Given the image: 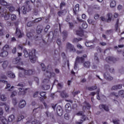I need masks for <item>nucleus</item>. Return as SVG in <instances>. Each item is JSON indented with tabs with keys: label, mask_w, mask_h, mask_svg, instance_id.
<instances>
[{
	"label": "nucleus",
	"mask_w": 124,
	"mask_h": 124,
	"mask_svg": "<svg viewBox=\"0 0 124 124\" xmlns=\"http://www.w3.org/2000/svg\"><path fill=\"white\" fill-rule=\"evenodd\" d=\"M23 53H24V57L25 58H28V57H29L31 62H33V63L35 62L37 60V57L35 56V49L29 52H29H28V50H27V49H24L23 50Z\"/></svg>",
	"instance_id": "f257e3e1"
},
{
	"label": "nucleus",
	"mask_w": 124,
	"mask_h": 124,
	"mask_svg": "<svg viewBox=\"0 0 124 124\" xmlns=\"http://www.w3.org/2000/svg\"><path fill=\"white\" fill-rule=\"evenodd\" d=\"M0 4L3 6H6V8H7L10 12H13V11L15 10V8H14L12 5L7 3V2L4 0H0Z\"/></svg>",
	"instance_id": "f03ea898"
},
{
	"label": "nucleus",
	"mask_w": 124,
	"mask_h": 124,
	"mask_svg": "<svg viewBox=\"0 0 124 124\" xmlns=\"http://www.w3.org/2000/svg\"><path fill=\"white\" fill-rule=\"evenodd\" d=\"M18 69H22L23 71V74L25 76H31L34 73V70L33 69H25L20 66H17Z\"/></svg>",
	"instance_id": "7ed1b4c3"
},
{
	"label": "nucleus",
	"mask_w": 124,
	"mask_h": 124,
	"mask_svg": "<svg viewBox=\"0 0 124 124\" xmlns=\"http://www.w3.org/2000/svg\"><path fill=\"white\" fill-rule=\"evenodd\" d=\"M85 59L83 57H77L75 62L74 69L77 70L78 68V63L84 62Z\"/></svg>",
	"instance_id": "20e7f679"
},
{
	"label": "nucleus",
	"mask_w": 124,
	"mask_h": 124,
	"mask_svg": "<svg viewBox=\"0 0 124 124\" xmlns=\"http://www.w3.org/2000/svg\"><path fill=\"white\" fill-rule=\"evenodd\" d=\"M66 48L70 52H76V49L72 44L70 43H67L66 45Z\"/></svg>",
	"instance_id": "39448f33"
},
{
	"label": "nucleus",
	"mask_w": 124,
	"mask_h": 124,
	"mask_svg": "<svg viewBox=\"0 0 124 124\" xmlns=\"http://www.w3.org/2000/svg\"><path fill=\"white\" fill-rule=\"evenodd\" d=\"M104 77L105 79H106V80H108V81H112V80L114 79V78L111 76V75H110V74H109V73L108 72H106L104 74Z\"/></svg>",
	"instance_id": "423d86ee"
},
{
	"label": "nucleus",
	"mask_w": 124,
	"mask_h": 124,
	"mask_svg": "<svg viewBox=\"0 0 124 124\" xmlns=\"http://www.w3.org/2000/svg\"><path fill=\"white\" fill-rule=\"evenodd\" d=\"M29 7V10H27V7H25V6H23L21 8V11L23 14H26L27 12H29V11L31 10V6H28Z\"/></svg>",
	"instance_id": "0eeeda50"
},
{
	"label": "nucleus",
	"mask_w": 124,
	"mask_h": 124,
	"mask_svg": "<svg viewBox=\"0 0 124 124\" xmlns=\"http://www.w3.org/2000/svg\"><path fill=\"white\" fill-rule=\"evenodd\" d=\"M45 75L48 78H50L51 77H54V76H55V74L52 71V70L46 71Z\"/></svg>",
	"instance_id": "6e6552de"
},
{
	"label": "nucleus",
	"mask_w": 124,
	"mask_h": 124,
	"mask_svg": "<svg viewBox=\"0 0 124 124\" xmlns=\"http://www.w3.org/2000/svg\"><path fill=\"white\" fill-rule=\"evenodd\" d=\"M82 109L83 110H86L87 109L88 110L91 108V105L89 104V103L87 102V101H85L83 103H82Z\"/></svg>",
	"instance_id": "1a4fd4ad"
},
{
	"label": "nucleus",
	"mask_w": 124,
	"mask_h": 124,
	"mask_svg": "<svg viewBox=\"0 0 124 124\" xmlns=\"http://www.w3.org/2000/svg\"><path fill=\"white\" fill-rule=\"evenodd\" d=\"M57 113L58 116L60 117H62V114L63 113V111H62V108L61 106H58L57 108Z\"/></svg>",
	"instance_id": "9d476101"
},
{
	"label": "nucleus",
	"mask_w": 124,
	"mask_h": 124,
	"mask_svg": "<svg viewBox=\"0 0 124 124\" xmlns=\"http://www.w3.org/2000/svg\"><path fill=\"white\" fill-rule=\"evenodd\" d=\"M16 35L17 36L18 38H22L23 35V33L20 31V29H19L18 27L16 28Z\"/></svg>",
	"instance_id": "9b49d317"
},
{
	"label": "nucleus",
	"mask_w": 124,
	"mask_h": 124,
	"mask_svg": "<svg viewBox=\"0 0 124 124\" xmlns=\"http://www.w3.org/2000/svg\"><path fill=\"white\" fill-rule=\"evenodd\" d=\"M99 108L101 109V110L104 109V110H105V111H106V112H108V111H109V107H108V106L106 105H100L99 106Z\"/></svg>",
	"instance_id": "f8f14e48"
},
{
	"label": "nucleus",
	"mask_w": 124,
	"mask_h": 124,
	"mask_svg": "<svg viewBox=\"0 0 124 124\" xmlns=\"http://www.w3.org/2000/svg\"><path fill=\"white\" fill-rule=\"evenodd\" d=\"M27 103L24 100H21L20 101L18 104V107L20 108H24L26 106Z\"/></svg>",
	"instance_id": "ddd939ff"
},
{
	"label": "nucleus",
	"mask_w": 124,
	"mask_h": 124,
	"mask_svg": "<svg viewBox=\"0 0 124 124\" xmlns=\"http://www.w3.org/2000/svg\"><path fill=\"white\" fill-rule=\"evenodd\" d=\"M62 36L63 41H65V40H66V38H67V31H63L62 32Z\"/></svg>",
	"instance_id": "4468645a"
},
{
	"label": "nucleus",
	"mask_w": 124,
	"mask_h": 124,
	"mask_svg": "<svg viewBox=\"0 0 124 124\" xmlns=\"http://www.w3.org/2000/svg\"><path fill=\"white\" fill-rule=\"evenodd\" d=\"M65 110L67 113H69L71 111V107L70 106V104L67 103L65 106Z\"/></svg>",
	"instance_id": "2eb2a0df"
},
{
	"label": "nucleus",
	"mask_w": 124,
	"mask_h": 124,
	"mask_svg": "<svg viewBox=\"0 0 124 124\" xmlns=\"http://www.w3.org/2000/svg\"><path fill=\"white\" fill-rule=\"evenodd\" d=\"M73 13L75 15H76V14H77V12H78V11H79V4H77L75 5V8H73Z\"/></svg>",
	"instance_id": "dca6fc26"
},
{
	"label": "nucleus",
	"mask_w": 124,
	"mask_h": 124,
	"mask_svg": "<svg viewBox=\"0 0 124 124\" xmlns=\"http://www.w3.org/2000/svg\"><path fill=\"white\" fill-rule=\"evenodd\" d=\"M21 62V58L20 57H16L13 60V63L14 64H17V63H19Z\"/></svg>",
	"instance_id": "f3484780"
},
{
	"label": "nucleus",
	"mask_w": 124,
	"mask_h": 124,
	"mask_svg": "<svg viewBox=\"0 0 124 124\" xmlns=\"http://www.w3.org/2000/svg\"><path fill=\"white\" fill-rule=\"evenodd\" d=\"M0 57L2 58H5L8 56V52L6 50H3L2 52L0 53Z\"/></svg>",
	"instance_id": "a211bd4d"
},
{
	"label": "nucleus",
	"mask_w": 124,
	"mask_h": 124,
	"mask_svg": "<svg viewBox=\"0 0 124 124\" xmlns=\"http://www.w3.org/2000/svg\"><path fill=\"white\" fill-rule=\"evenodd\" d=\"M19 92H18V95H24L26 94V91L23 90V88H18Z\"/></svg>",
	"instance_id": "6ab92c4d"
},
{
	"label": "nucleus",
	"mask_w": 124,
	"mask_h": 124,
	"mask_svg": "<svg viewBox=\"0 0 124 124\" xmlns=\"http://www.w3.org/2000/svg\"><path fill=\"white\" fill-rule=\"evenodd\" d=\"M7 76H8V77H9V78H15V75L14 74V73L10 71L7 72Z\"/></svg>",
	"instance_id": "aec40b11"
},
{
	"label": "nucleus",
	"mask_w": 124,
	"mask_h": 124,
	"mask_svg": "<svg viewBox=\"0 0 124 124\" xmlns=\"http://www.w3.org/2000/svg\"><path fill=\"white\" fill-rule=\"evenodd\" d=\"M78 116H82V119H83L84 121H86L87 120V118H86V115H84V112L83 111H79L78 113H77Z\"/></svg>",
	"instance_id": "412c9836"
},
{
	"label": "nucleus",
	"mask_w": 124,
	"mask_h": 124,
	"mask_svg": "<svg viewBox=\"0 0 124 124\" xmlns=\"http://www.w3.org/2000/svg\"><path fill=\"white\" fill-rule=\"evenodd\" d=\"M121 88H122V84L114 85L112 88V90H113L114 91H116V90H120Z\"/></svg>",
	"instance_id": "4be33fe9"
},
{
	"label": "nucleus",
	"mask_w": 124,
	"mask_h": 124,
	"mask_svg": "<svg viewBox=\"0 0 124 124\" xmlns=\"http://www.w3.org/2000/svg\"><path fill=\"white\" fill-rule=\"evenodd\" d=\"M2 14H5V16H4V18L7 20H9V18H10V16L9 14H8V13L7 12V10H6V13H1Z\"/></svg>",
	"instance_id": "5701e85b"
},
{
	"label": "nucleus",
	"mask_w": 124,
	"mask_h": 124,
	"mask_svg": "<svg viewBox=\"0 0 124 124\" xmlns=\"http://www.w3.org/2000/svg\"><path fill=\"white\" fill-rule=\"evenodd\" d=\"M83 66L86 68H89L91 66V62L89 61H86L83 63Z\"/></svg>",
	"instance_id": "b1692460"
},
{
	"label": "nucleus",
	"mask_w": 124,
	"mask_h": 124,
	"mask_svg": "<svg viewBox=\"0 0 124 124\" xmlns=\"http://www.w3.org/2000/svg\"><path fill=\"white\" fill-rule=\"evenodd\" d=\"M61 94L62 97H63V98L68 97V94L66 93H65V91H62L61 93Z\"/></svg>",
	"instance_id": "393cba45"
},
{
	"label": "nucleus",
	"mask_w": 124,
	"mask_h": 124,
	"mask_svg": "<svg viewBox=\"0 0 124 124\" xmlns=\"http://www.w3.org/2000/svg\"><path fill=\"white\" fill-rule=\"evenodd\" d=\"M76 34L79 36H83L84 35V32L82 30L76 31Z\"/></svg>",
	"instance_id": "a878e982"
},
{
	"label": "nucleus",
	"mask_w": 124,
	"mask_h": 124,
	"mask_svg": "<svg viewBox=\"0 0 124 124\" xmlns=\"http://www.w3.org/2000/svg\"><path fill=\"white\" fill-rule=\"evenodd\" d=\"M66 12H67L66 10H64L61 12H59L58 14L59 16H62V15L64 16L66 14Z\"/></svg>",
	"instance_id": "bb28decb"
},
{
	"label": "nucleus",
	"mask_w": 124,
	"mask_h": 124,
	"mask_svg": "<svg viewBox=\"0 0 124 124\" xmlns=\"http://www.w3.org/2000/svg\"><path fill=\"white\" fill-rule=\"evenodd\" d=\"M111 94L112 96H115V97H116V98H119V97H120L119 92L118 93L116 92H112L111 93Z\"/></svg>",
	"instance_id": "cd10ccee"
},
{
	"label": "nucleus",
	"mask_w": 124,
	"mask_h": 124,
	"mask_svg": "<svg viewBox=\"0 0 124 124\" xmlns=\"http://www.w3.org/2000/svg\"><path fill=\"white\" fill-rule=\"evenodd\" d=\"M15 120V116L14 115H11L8 117L9 122H13Z\"/></svg>",
	"instance_id": "c85d7f7f"
},
{
	"label": "nucleus",
	"mask_w": 124,
	"mask_h": 124,
	"mask_svg": "<svg viewBox=\"0 0 124 124\" xmlns=\"http://www.w3.org/2000/svg\"><path fill=\"white\" fill-rule=\"evenodd\" d=\"M0 121L2 122L3 124H8L7 120H6V119H5L4 117L1 118Z\"/></svg>",
	"instance_id": "c756f323"
},
{
	"label": "nucleus",
	"mask_w": 124,
	"mask_h": 124,
	"mask_svg": "<svg viewBox=\"0 0 124 124\" xmlns=\"http://www.w3.org/2000/svg\"><path fill=\"white\" fill-rule=\"evenodd\" d=\"M114 58L111 57V56H108V57L106 58V60L107 61V62H114Z\"/></svg>",
	"instance_id": "7c9ffc66"
},
{
	"label": "nucleus",
	"mask_w": 124,
	"mask_h": 124,
	"mask_svg": "<svg viewBox=\"0 0 124 124\" xmlns=\"http://www.w3.org/2000/svg\"><path fill=\"white\" fill-rule=\"evenodd\" d=\"M96 89H97V87L96 85L88 88V91H94V90H96Z\"/></svg>",
	"instance_id": "2f4dec72"
},
{
	"label": "nucleus",
	"mask_w": 124,
	"mask_h": 124,
	"mask_svg": "<svg viewBox=\"0 0 124 124\" xmlns=\"http://www.w3.org/2000/svg\"><path fill=\"white\" fill-rule=\"evenodd\" d=\"M55 33H56L55 32H52L50 31L49 34H48L47 36L48 37H52V38L54 37H56V36L55 35Z\"/></svg>",
	"instance_id": "473e14b6"
},
{
	"label": "nucleus",
	"mask_w": 124,
	"mask_h": 124,
	"mask_svg": "<svg viewBox=\"0 0 124 124\" xmlns=\"http://www.w3.org/2000/svg\"><path fill=\"white\" fill-rule=\"evenodd\" d=\"M9 49H10V46L8 45H6L3 46L2 50L3 51H8Z\"/></svg>",
	"instance_id": "72a5a7b5"
},
{
	"label": "nucleus",
	"mask_w": 124,
	"mask_h": 124,
	"mask_svg": "<svg viewBox=\"0 0 124 124\" xmlns=\"http://www.w3.org/2000/svg\"><path fill=\"white\" fill-rule=\"evenodd\" d=\"M8 65V61H5L3 62L2 64V67L4 68V69H5L6 67H7V66Z\"/></svg>",
	"instance_id": "f704fd0d"
},
{
	"label": "nucleus",
	"mask_w": 124,
	"mask_h": 124,
	"mask_svg": "<svg viewBox=\"0 0 124 124\" xmlns=\"http://www.w3.org/2000/svg\"><path fill=\"white\" fill-rule=\"evenodd\" d=\"M43 90L46 91L47 90H49L50 89V85L49 84H45L43 86Z\"/></svg>",
	"instance_id": "c9c22d12"
},
{
	"label": "nucleus",
	"mask_w": 124,
	"mask_h": 124,
	"mask_svg": "<svg viewBox=\"0 0 124 124\" xmlns=\"http://www.w3.org/2000/svg\"><path fill=\"white\" fill-rule=\"evenodd\" d=\"M118 93L119 94V96L120 97H124V90H120L118 92Z\"/></svg>",
	"instance_id": "e433bc0d"
},
{
	"label": "nucleus",
	"mask_w": 124,
	"mask_h": 124,
	"mask_svg": "<svg viewBox=\"0 0 124 124\" xmlns=\"http://www.w3.org/2000/svg\"><path fill=\"white\" fill-rule=\"evenodd\" d=\"M85 46H86V47H91V48H94L93 46V45H92V42H86L85 43Z\"/></svg>",
	"instance_id": "4c0bfd02"
},
{
	"label": "nucleus",
	"mask_w": 124,
	"mask_h": 124,
	"mask_svg": "<svg viewBox=\"0 0 124 124\" xmlns=\"http://www.w3.org/2000/svg\"><path fill=\"white\" fill-rule=\"evenodd\" d=\"M105 68H107V69H109L111 73H113V72H114V68H110V66H109V65H106Z\"/></svg>",
	"instance_id": "58836bf2"
},
{
	"label": "nucleus",
	"mask_w": 124,
	"mask_h": 124,
	"mask_svg": "<svg viewBox=\"0 0 124 124\" xmlns=\"http://www.w3.org/2000/svg\"><path fill=\"white\" fill-rule=\"evenodd\" d=\"M6 9L3 7H0V13H6Z\"/></svg>",
	"instance_id": "ea45409f"
},
{
	"label": "nucleus",
	"mask_w": 124,
	"mask_h": 124,
	"mask_svg": "<svg viewBox=\"0 0 124 124\" xmlns=\"http://www.w3.org/2000/svg\"><path fill=\"white\" fill-rule=\"evenodd\" d=\"M110 6L111 8H114L116 6V1H112L110 2Z\"/></svg>",
	"instance_id": "a19ab883"
},
{
	"label": "nucleus",
	"mask_w": 124,
	"mask_h": 124,
	"mask_svg": "<svg viewBox=\"0 0 124 124\" xmlns=\"http://www.w3.org/2000/svg\"><path fill=\"white\" fill-rule=\"evenodd\" d=\"M42 18L39 17V18H36L35 20L33 21V22L34 24H35L36 23H39V22H40V21H42Z\"/></svg>",
	"instance_id": "79ce46f5"
},
{
	"label": "nucleus",
	"mask_w": 124,
	"mask_h": 124,
	"mask_svg": "<svg viewBox=\"0 0 124 124\" xmlns=\"http://www.w3.org/2000/svg\"><path fill=\"white\" fill-rule=\"evenodd\" d=\"M31 124H41V122L39 120L35 119L31 122Z\"/></svg>",
	"instance_id": "37998d69"
},
{
	"label": "nucleus",
	"mask_w": 124,
	"mask_h": 124,
	"mask_svg": "<svg viewBox=\"0 0 124 124\" xmlns=\"http://www.w3.org/2000/svg\"><path fill=\"white\" fill-rule=\"evenodd\" d=\"M81 40H82L81 38H75L73 39V42H74L75 43H77V42H79V41H81Z\"/></svg>",
	"instance_id": "c03bdc74"
},
{
	"label": "nucleus",
	"mask_w": 124,
	"mask_h": 124,
	"mask_svg": "<svg viewBox=\"0 0 124 124\" xmlns=\"http://www.w3.org/2000/svg\"><path fill=\"white\" fill-rule=\"evenodd\" d=\"M16 95H17V92L15 91H14L11 92L10 97H14V96H16Z\"/></svg>",
	"instance_id": "a18cd8bd"
},
{
	"label": "nucleus",
	"mask_w": 124,
	"mask_h": 124,
	"mask_svg": "<svg viewBox=\"0 0 124 124\" xmlns=\"http://www.w3.org/2000/svg\"><path fill=\"white\" fill-rule=\"evenodd\" d=\"M81 27L83 29H87V28H88V24H87V22L85 21L83 22L82 24Z\"/></svg>",
	"instance_id": "49530a36"
},
{
	"label": "nucleus",
	"mask_w": 124,
	"mask_h": 124,
	"mask_svg": "<svg viewBox=\"0 0 124 124\" xmlns=\"http://www.w3.org/2000/svg\"><path fill=\"white\" fill-rule=\"evenodd\" d=\"M4 84L6 85V87H5V89H9V88L11 87V85H10V83H8V82L6 81H4Z\"/></svg>",
	"instance_id": "de8ad7c7"
},
{
	"label": "nucleus",
	"mask_w": 124,
	"mask_h": 124,
	"mask_svg": "<svg viewBox=\"0 0 124 124\" xmlns=\"http://www.w3.org/2000/svg\"><path fill=\"white\" fill-rule=\"evenodd\" d=\"M34 24V23L33 22V21H29L27 23V27H32V26H33Z\"/></svg>",
	"instance_id": "09e8293b"
},
{
	"label": "nucleus",
	"mask_w": 124,
	"mask_h": 124,
	"mask_svg": "<svg viewBox=\"0 0 124 124\" xmlns=\"http://www.w3.org/2000/svg\"><path fill=\"white\" fill-rule=\"evenodd\" d=\"M46 114L47 117H50V118H52V119H54V115H53V114L49 113V111H46Z\"/></svg>",
	"instance_id": "8fccbe9b"
},
{
	"label": "nucleus",
	"mask_w": 124,
	"mask_h": 124,
	"mask_svg": "<svg viewBox=\"0 0 124 124\" xmlns=\"http://www.w3.org/2000/svg\"><path fill=\"white\" fill-rule=\"evenodd\" d=\"M11 19L12 21H14L15 20H16V19H17V16H16L15 14H12L11 15Z\"/></svg>",
	"instance_id": "3c124183"
},
{
	"label": "nucleus",
	"mask_w": 124,
	"mask_h": 124,
	"mask_svg": "<svg viewBox=\"0 0 124 124\" xmlns=\"http://www.w3.org/2000/svg\"><path fill=\"white\" fill-rule=\"evenodd\" d=\"M69 29L72 30L74 28V24L72 22H68Z\"/></svg>",
	"instance_id": "603ef678"
},
{
	"label": "nucleus",
	"mask_w": 124,
	"mask_h": 124,
	"mask_svg": "<svg viewBox=\"0 0 124 124\" xmlns=\"http://www.w3.org/2000/svg\"><path fill=\"white\" fill-rule=\"evenodd\" d=\"M0 99L2 101H6L7 98L5 97V95L2 94L0 96Z\"/></svg>",
	"instance_id": "864d4df0"
},
{
	"label": "nucleus",
	"mask_w": 124,
	"mask_h": 124,
	"mask_svg": "<svg viewBox=\"0 0 124 124\" xmlns=\"http://www.w3.org/2000/svg\"><path fill=\"white\" fill-rule=\"evenodd\" d=\"M43 30V29L42 28H39V27H37V33L38 34L41 33V32H42Z\"/></svg>",
	"instance_id": "5fc2aeb1"
},
{
	"label": "nucleus",
	"mask_w": 124,
	"mask_h": 124,
	"mask_svg": "<svg viewBox=\"0 0 124 124\" xmlns=\"http://www.w3.org/2000/svg\"><path fill=\"white\" fill-rule=\"evenodd\" d=\"M108 19L107 20V22L109 23V22H111V20H112V18H111V14H108Z\"/></svg>",
	"instance_id": "6e6d98bb"
},
{
	"label": "nucleus",
	"mask_w": 124,
	"mask_h": 124,
	"mask_svg": "<svg viewBox=\"0 0 124 124\" xmlns=\"http://www.w3.org/2000/svg\"><path fill=\"white\" fill-rule=\"evenodd\" d=\"M40 95H41L42 97H44L45 98V96L46 95V93L44 92H42L40 93Z\"/></svg>",
	"instance_id": "4d7b16f0"
},
{
	"label": "nucleus",
	"mask_w": 124,
	"mask_h": 124,
	"mask_svg": "<svg viewBox=\"0 0 124 124\" xmlns=\"http://www.w3.org/2000/svg\"><path fill=\"white\" fill-rule=\"evenodd\" d=\"M23 119H24V116H18L17 117V122H20V121H21V120H23Z\"/></svg>",
	"instance_id": "13d9d810"
},
{
	"label": "nucleus",
	"mask_w": 124,
	"mask_h": 124,
	"mask_svg": "<svg viewBox=\"0 0 124 124\" xmlns=\"http://www.w3.org/2000/svg\"><path fill=\"white\" fill-rule=\"evenodd\" d=\"M112 122L114 124H120V120H114Z\"/></svg>",
	"instance_id": "bf43d9fd"
},
{
	"label": "nucleus",
	"mask_w": 124,
	"mask_h": 124,
	"mask_svg": "<svg viewBox=\"0 0 124 124\" xmlns=\"http://www.w3.org/2000/svg\"><path fill=\"white\" fill-rule=\"evenodd\" d=\"M57 88L59 90H61V89H62V83H58Z\"/></svg>",
	"instance_id": "052dcab7"
},
{
	"label": "nucleus",
	"mask_w": 124,
	"mask_h": 124,
	"mask_svg": "<svg viewBox=\"0 0 124 124\" xmlns=\"http://www.w3.org/2000/svg\"><path fill=\"white\" fill-rule=\"evenodd\" d=\"M64 118L65 120H69V115L67 113H65Z\"/></svg>",
	"instance_id": "680f3d73"
},
{
	"label": "nucleus",
	"mask_w": 124,
	"mask_h": 124,
	"mask_svg": "<svg viewBox=\"0 0 124 124\" xmlns=\"http://www.w3.org/2000/svg\"><path fill=\"white\" fill-rule=\"evenodd\" d=\"M50 80L48 79H45L43 81V82L44 84H48V83H49Z\"/></svg>",
	"instance_id": "e2e57ef3"
},
{
	"label": "nucleus",
	"mask_w": 124,
	"mask_h": 124,
	"mask_svg": "<svg viewBox=\"0 0 124 124\" xmlns=\"http://www.w3.org/2000/svg\"><path fill=\"white\" fill-rule=\"evenodd\" d=\"M39 93V92L38 91L35 92L33 94V97H37V95H38Z\"/></svg>",
	"instance_id": "0e129e2a"
},
{
	"label": "nucleus",
	"mask_w": 124,
	"mask_h": 124,
	"mask_svg": "<svg viewBox=\"0 0 124 124\" xmlns=\"http://www.w3.org/2000/svg\"><path fill=\"white\" fill-rule=\"evenodd\" d=\"M94 18L95 20H97L99 19V15H98V14H95Z\"/></svg>",
	"instance_id": "69168bd1"
},
{
	"label": "nucleus",
	"mask_w": 124,
	"mask_h": 124,
	"mask_svg": "<svg viewBox=\"0 0 124 124\" xmlns=\"http://www.w3.org/2000/svg\"><path fill=\"white\" fill-rule=\"evenodd\" d=\"M65 6V3L64 2H62L60 4V8L62 9L63 7Z\"/></svg>",
	"instance_id": "338daca9"
},
{
	"label": "nucleus",
	"mask_w": 124,
	"mask_h": 124,
	"mask_svg": "<svg viewBox=\"0 0 124 124\" xmlns=\"http://www.w3.org/2000/svg\"><path fill=\"white\" fill-rule=\"evenodd\" d=\"M0 31H3V24L0 23Z\"/></svg>",
	"instance_id": "774afa93"
}]
</instances>
